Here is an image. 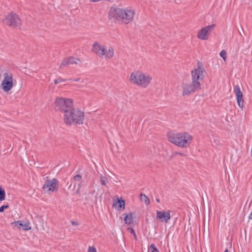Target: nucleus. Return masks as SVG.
Instances as JSON below:
<instances>
[{"mask_svg":"<svg viewBox=\"0 0 252 252\" xmlns=\"http://www.w3.org/2000/svg\"><path fill=\"white\" fill-rule=\"evenodd\" d=\"M125 205V201L121 199H119L117 202L113 204V206H114L116 209L119 210L121 208L124 209Z\"/></svg>","mask_w":252,"mask_h":252,"instance_id":"obj_19","label":"nucleus"},{"mask_svg":"<svg viewBox=\"0 0 252 252\" xmlns=\"http://www.w3.org/2000/svg\"><path fill=\"white\" fill-rule=\"evenodd\" d=\"M2 21L4 24L13 28H17L21 24V21L18 16L12 12L6 15Z\"/></svg>","mask_w":252,"mask_h":252,"instance_id":"obj_8","label":"nucleus"},{"mask_svg":"<svg viewBox=\"0 0 252 252\" xmlns=\"http://www.w3.org/2000/svg\"><path fill=\"white\" fill-rule=\"evenodd\" d=\"M140 200L142 202H144L147 205L150 204V200L148 197L144 194H141Z\"/></svg>","mask_w":252,"mask_h":252,"instance_id":"obj_20","label":"nucleus"},{"mask_svg":"<svg viewBox=\"0 0 252 252\" xmlns=\"http://www.w3.org/2000/svg\"><path fill=\"white\" fill-rule=\"evenodd\" d=\"M157 202H159V200L158 199H157Z\"/></svg>","mask_w":252,"mask_h":252,"instance_id":"obj_36","label":"nucleus"},{"mask_svg":"<svg viewBox=\"0 0 252 252\" xmlns=\"http://www.w3.org/2000/svg\"><path fill=\"white\" fill-rule=\"evenodd\" d=\"M71 223L73 225L77 226L79 225V223L76 221L71 220Z\"/></svg>","mask_w":252,"mask_h":252,"instance_id":"obj_30","label":"nucleus"},{"mask_svg":"<svg viewBox=\"0 0 252 252\" xmlns=\"http://www.w3.org/2000/svg\"><path fill=\"white\" fill-rule=\"evenodd\" d=\"M149 252H159L154 244H152L149 248Z\"/></svg>","mask_w":252,"mask_h":252,"instance_id":"obj_23","label":"nucleus"},{"mask_svg":"<svg viewBox=\"0 0 252 252\" xmlns=\"http://www.w3.org/2000/svg\"><path fill=\"white\" fill-rule=\"evenodd\" d=\"M215 25H209L202 28L197 34V37L201 40H206L208 39L210 33L213 31Z\"/></svg>","mask_w":252,"mask_h":252,"instance_id":"obj_11","label":"nucleus"},{"mask_svg":"<svg viewBox=\"0 0 252 252\" xmlns=\"http://www.w3.org/2000/svg\"><path fill=\"white\" fill-rule=\"evenodd\" d=\"M8 208V205H3L0 207V212H2L4 209Z\"/></svg>","mask_w":252,"mask_h":252,"instance_id":"obj_27","label":"nucleus"},{"mask_svg":"<svg viewBox=\"0 0 252 252\" xmlns=\"http://www.w3.org/2000/svg\"><path fill=\"white\" fill-rule=\"evenodd\" d=\"M157 220L161 222L167 223L170 219V215L169 211H157Z\"/></svg>","mask_w":252,"mask_h":252,"instance_id":"obj_14","label":"nucleus"},{"mask_svg":"<svg viewBox=\"0 0 252 252\" xmlns=\"http://www.w3.org/2000/svg\"><path fill=\"white\" fill-rule=\"evenodd\" d=\"M234 92L236 96L238 106L240 108H243L244 105V99L243 98V93L241 91L240 87L238 85H236L234 87Z\"/></svg>","mask_w":252,"mask_h":252,"instance_id":"obj_13","label":"nucleus"},{"mask_svg":"<svg viewBox=\"0 0 252 252\" xmlns=\"http://www.w3.org/2000/svg\"><path fill=\"white\" fill-rule=\"evenodd\" d=\"M12 225H14L15 226L17 227L18 229H20L21 227L25 231L31 230L32 227L31 226V223L29 221H16L12 223Z\"/></svg>","mask_w":252,"mask_h":252,"instance_id":"obj_15","label":"nucleus"},{"mask_svg":"<svg viewBox=\"0 0 252 252\" xmlns=\"http://www.w3.org/2000/svg\"><path fill=\"white\" fill-rule=\"evenodd\" d=\"M82 177L80 175H77L74 177V180L75 181L81 182Z\"/></svg>","mask_w":252,"mask_h":252,"instance_id":"obj_25","label":"nucleus"},{"mask_svg":"<svg viewBox=\"0 0 252 252\" xmlns=\"http://www.w3.org/2000/svg\"><path fill=\"white\" fill-rule=\"evenodd\" d=\"M130 82L135 85L146 88L151 83L152 77L148 73L140 71L132 72L129 77Z\"/></svg>","mask_w":252,"mask_h":252,"instance_id":"obj_3","label":"nucleus"},{"mask_svg":"<svg viewBox=\"0 0 252 252\" xmlns=\"http://www.w3.org/2000/svg\"><path fill=\"white\" fill-rule=\"evenodd\" d=\"M220 56L223 59V61L226 62V58H227V53L226 52L223 50L220 53Z\"/></svg>","mask_w":252,"mask_h":252,"instance_id":"obj_21","label":"nucleus"},{"mask_svg":"<svg viewBox=\"0 0 252 252\" xmlns=\"http://www.w3.org/2000/svg\"><path fill=\"white\" fill-rule=\"evenodd\" d=\"M88 252H96V250L95 248L93 247H89Z\"/></svg>","mask_w":252,"mask_h":252,"instance_id":"obj_28","label":"nucleus"},{"mask_svg":"<svg viewBox=\"0 0 252 252\" xmlns=\"http://www.w3.org/2000/svg\"><path fill=\"white\" fill-rule=\"evenodd\" d=\"M108 182V179L107 178L103 176L102 175L100 176V183L102 185L105 186L107 183Z\"/></svg>","mask_w":252,"mask_h":252,"instance_id":"obj_22","label":"nucleus"},{"mask_svg":"<svg viewBox=\"0 0 252 252\" xmlns=\"http://www.w3.org/2000/svg\"><path fill=\"white\" fill-rule=\"evenodd\" d=\"M103 50H104V45L97 42H95L92 46V51L100 57Z\"/></svg>","mask_w":252,"mask_h":252,"instance_id":"obj_16","label":"nucleus"},{"mask_svg":"<svg viewBox=\"0 0 252 252\" xmlns=\"http://www.w3.org/2000/svg\"><path fill=\"white\" fill-rule=\"evenodd\" d=\"M224 252H228V251L227 249H226L225 251H224Z\"/></svg>","mask_w":252,"mask_h":252,"instance_id":"obj_35","label":"nucleus"},{"mask_svg":"<svg viewBox=\"0 0 252 252\" xmlns=\"http://www.w3.org/2000/svg\"><path fill=\"white\" fill-rule=\"evenodd\" d=\"M80 79L79 78H77V79H76L74 80L75 81H79Z\"/></svg>","mask_w":252,"mask_h":252,"instance_id":"obj_34","label":"nucleus"},{"mask_svg":"<svg viewBox=\"0 0 252 252\" xmlns=\"http://www.w3.org/2000/svg\"><path fill=\"white\" fill-rule=\"evenodd\" d=\"M128 231H129L131 233L133 234V236H134V237L135 239L136 238V234H135V233L133 229H132V228H128L127 229Z\"/></svg>","mask_w":252,"mask_h":252,"instance_id":"obj_29","label":"nucleus"},{"mask_svg":"<svg viewBox=\"0 0 252 252\" xmlns=\"http://www.w3.org/2000/svg\"><path fill=\"white\" fill-rule=\"evenodd\" d=\"M124 217V221L126 224H131L134 222V216L132 213L126 214Z\"/></svg>","mask_w":252,"mask_h":252,"instance_id":"obj_18","label":"nucleus"},{"mask_svg":"<svg viewBox=\"0 0 252 252\" xmlns=\"http://www.w3.org/2000/svg\"><path fill=\"white\" fill-rule=\"evenodd\" d=\"M192 81L196 83H200L206 74V70L203 64L198 62L197 65L191 71Z\"/></svg>","mask_w":252,"mask_h":252,"instance_id":"obj_6","label":"nucleus"},{"mask_svg":"<svg viewBox=\"0 0 252 252\" xmlns=\"http://www.w3.org/2000/svg\"><path fill=\"white\" fill-rule=\"evenodd\" d=\"M135 14L134 10L131 8H112L110 11V15L116 19H121L126 24L131 22Z\"/></svg>","mask_w":252,"mask_h":252,"instance_id":"obj_2","label":"nucleus"},{"mask_svg":"<svg viewBox=\"0 0 252 252\" xmlns=\"http://www.w3.org/2000/svg\"><path fill=\"white\" fill-rule=\"evenodd\" d=\"M84 113L79 110L75 109L73 106L66 112L63 115L64 123L67 125H71L74 124H82L84 120Z\"/></svg>","mask_w":252,"mask_h":252,"instance_id":"obj_4","label":"nucleus"},{"mask_svg":"<svg viewBox=\"0 0 252 252\" xmlns=\"http://www.w3.org/2000/svg\"><path fill=\"white\" fill-rule=\"evenodd\" d=\"M42 189L44 192L50 193L56 191L58 189V181L56 179L47 180L43 186Z\"/></svg>","mask_w":252,"mask_h":252,"instance_id":"obj_10","label":"nucleus"},{"mask_svg":"<svg viewBox=\"0 0 252 252\" xmlns=\"http://www.w3.org/2000/svg\"><path fill=\"white\" fill-rule=\"evenodd\" d=\"M168 139L172 143L180 148H187L192 140V136L187 132H169Z\"/></svg>","mask_w":252,"mask_h":252,"instance_id":"obj_1","label":"nucleus"},{"mask_svg":"<svg viewBox=\"0 0 252 252\" xmlns=\"http://www.w3.org/2000/svg\"><path fill=\"white\" fill-rule=\"evenodd\" d=\"M5 199V191L0 187V201L4 200Z\"/></svg>","mask_w":252,"mask_h":252,"instance_id":"obj_24","label":"nucleus"},{"mask_svg":"<svg viewBox=\"0 0 252 252\" xmlns=\"http://www.w3.org/2000/svg\"><path fill=\"white\" fill-rule=\"evenodd\" d=\"M65 81V80L64 79H63L62 78H58L57 79H56L55 81H54V83L55 84H57L59 83H61V82H63Z\"/></svg>","mask_w":252,"mask_h":252,"instance_id":"obj_26","label":"nucleus"},{"mask_svg":"<svg viewBox=\"0 0 252 252\" xmlns=\"http://www.w3.org/2000/svg\"><path fill=\"white\" fill-rule=\"evenodd\" d=\"M81 182V184H80L79 185V188H78V189H77V191H78V190L80 189V188H81V184L82 183V182Z\"/></svg>","mask_w":252,"mask_h":252,"instance_id":"obj_32","label":"nucleus"},{"mask_svg":"<svg viewBox=\"0 0 252 252\" xmlns=\"http://www.w3.org/2000/svg\"><path fill=\"white\" fill-rule=\"evenodd\" d=\"M81 63V61L78 58H75L74 57H69L68 58H65L62 61L60 68L63 69L68 65L70 64H80Z\"/></svg>","mask_w":252,"mask_h":252,"instance_id":"obj_12","label":"nucleus"},{"mask_svg":"<svg viewBox=\"0 0 252 252\" xmlns=\"http://www.w3.org/2000/svg\"><path fill=\"white\" fill-rule=\"evenodd\" d=\"M175 155H183V154H182L180 153H175Z\"/></svg>","mask_w":252,"mask_h":252,"instance_id":"obj_33","label":"nucleus"},{"mask_svg":"<svg viewBox=\"0 0 252 252\" xmlns=\"http://www.w3.org/2000/svg\"><path fill=\"white\" fill-rule=\"evenodd\" d=\"M249 219L250 220H252V211L251 212V213L249 216Z\"/></svg>","mask_w":252,"mask_h":252,"instance_id":"obj_31","label":"nucleus"},{"mask_svg":"<svg viewBox=\"0 0 252 252\" xmlns=\"http://www.w3.org/2000/svg\"><path fill=\"white\" fill-rule=\"evenodd\" d=\"M182 89V95L183 96L189 95L200 89V83H196L192 81L191 83H183Z\"/></svg>","mask_w":252,"mask_h":252,"instance_id":"obj_9","label":"nucleus"},{"mask_svg":"<svg viewBox=\"0 0 252 252\" xmlns=\"http://www.w3.org/2000/svg\"><path fill=\"white\" fill-rule=\"evenodd\" d=\"M114 54V51L112 47H106L104 46V50L101 55V58H104L106 59H111Z\"/></svg>","mask_w":252,"mask_h":252,"instance_id":"obj_17","label":"nucleus"},{"mask_svg":"<svg viewBox=\"0 0 252 252\" xmlns=\"http://www.w3.org/2000/svg\"><path fill=\"white\" fill-rule=\"evenodd\" d=\"M71 99L63 97H57L55 101V107L56 110L61 111L66 114L73 107Z\"/></svg>","mask_w":252,"mask_h":252,"instance_id":"obj_5","label":"nucleus"},{"mask_svg":"<svg viewBox=\"0 0 252 252\" xmlns=\"http://www.w3.org/2000/svg\"><path fill=\"white\" fill-rule=\"evenodd\" d=\"M3 77L0 86L4 92H8L12 89L15 85V83L13 80V76L11 74L4 73Z\"/></svg>","mask_w":252,"mask_h":252,"instance_id":"obj_7","label":"nucleus"}]
</instances>
